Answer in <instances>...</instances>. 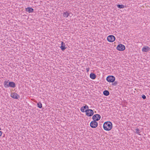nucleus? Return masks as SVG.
<instances>
[{"label": "nucleus", "mask_w": 150, "mask_h": 150, "mask_svg": "<svg viewBox=\"0 0 150 150\" xmlns=\"http://www.w3.org/2000/svg\"><path fill=\"white\" fill-rule=\"evenodd\" d=\"M112 124L110 122L108 121L104 122L103 125V128L106 131H109L112 128Z\"/></svg>", "instance_id": "f257e3e1"}, {"label": "nucleus", "mask_w": 150, "mask_h": 150, "mask_svg": "<svg viewBox=\"0 0 150 150\" xmlns=\"http://www.w3.org/2000/svg\"><path fill=\"white\" fill-rule=\"evenodd\" d=\"M115 80V77L113 76H109L106 78V80L109 82H113Z\"/></svg>", "instance_id": "f03ea898"}, {"label": "nucleus", "mask_w": 150, "mask_h": 150, "mask_svg": "<svg viewBox=\"0 0 150 150\" xmlns=\"http://www.w3.org/2000/svg\"><path fill=\"white\" fill-rule=\"evenodd\" d=\"M85 112L86 115L88 117H91L94 114L93 111L91 109L88 110Z\"/></svg>", "instance_id": "7ed1b4c3"}, {"label": "nucleus", "mask_w": 150, "mask_h": 150, "mask_svg": "<svg viewBox=\"0 0 150 150\" xmlns=\"http://www.w3.org/2000/svg\"><path fill=\"white\" fill-rule=\"evenodd\" d=\"M125 46L122 44H120L118 45L117 47V49L120 51H122L124 50L125 49Z\"/></svg>", "instance_id": "20e7f679"}, {"label": "nucleus", "mask_w": 150, "mask_h": 150, "mask_svg": "<svg viewBox=\"0 0 150 150\" xmlns=\"http://www.w3.org/2000/svg\"><path fill=\"white\" fill-rule=\"evenodd\" d=\"M115 39V37L113 35H111L108 36L107 38V40L110 42H114Z\"/></svg>", "instance_id": "39448f33"}, {"label": "nucleus", "mask_w": 150, "mask_h": 150, "mask_svg": "<svg viewBox=\"0 0 150 150\" xmlns=\"http://www.w3.org/2000/svg\"><path fill=\"white\" fill-rule=\"evenodd\" d=\"M98 125V122L94 120L92 121L90 123V126L92 128H96Z\"/></svg>", "instance_id": "423d86ee"}, {"label": "nucleus", "mask_w": 150, "mask_h": 150, "mask_svg": "<svg viewBox=\"0 0 150 150\" xmlns=\"http://www.w3.org/2000/svg\"><path fill=\"white\" fill-rule=\"evenodd\" d=\"M101 118V116L99 114H95L93 115L92 117V119L96 121L99 120Z\"/></svg>", "instance_id": "0eeeda50"}, {"label": "nucleus", "mask_w": 150, "mask_h": 150, "mask_svg": "<svg viewBox=\"0 0 150 150\" xmlns=\"http://www.w3.org/2000/svg\"><path fill=\"white\" fill-rule=\"evenodd\" d=\"M11 96L13 98L16 99H17L20 97V96L17 93H11Z\"/></svg>", "instance_id": "6e6552de"}, {"label": "nucleus", "mask_w": 150, "mask_h": 150, "mask_svg": "<svg viewBox=\"0 0 150 150\" xmlns=\"http://www.w3.org/2000/svg\"><path fill=\"white\" fill-rule=\"evenodd\" d=\"M16 87V84L13 82L12 81H10L8 83V87H11L14 88Z\"/></svg>", "instance_id": "1a4fd4ad"}, {"label": "nucleus", "mask_w": 150, "mask_h": 150, "mask_svg": "<svg viewBox=\"0 0 150 150\" xmlns=\"http://www.w3.org/2000/svg\"><path fill=\"white\" fill-rule=\"evenodd\" d=\"M150 48L147 46H144L142 49V51L143 52H146L149 51Z\"/></svg>", "instance_id": "9d476101"}, {"label": "nucleus", "mask_w": 150, "mask_h": 150, "mask_svg": "<svg viewBox=\"0 0 150 150\" xmlns=\"http://www.w3.org/2000/svg\"><path fill=\"white\" fill-rule=\"evenodd\" d=\"M25 11L28 12L29 13H33L34 11V9L30 7H27L25 8Z\"/></svg>", "instance_id": "9b49d317"}, {"label": "nucleus", "mask_w": 150, "mask_h": 150, "mask_svg": "<svg viewBox=\"0 0 150 150\" xmlns=\"http://www.w3.org/2000/svg\"><path fill=\"white\" fill-rule=\"evenodd\" d=\"M65 43L62 41L61 42V46L60 47V48L62 50L64 51L67 48V47H65Z\"/></svg>", "instance_id": "f8f14e48"}, {"label": "nucleus", "mask_w": 150, "mask_h": 150, "mask_svg": "<svg viewBox=\"0 0 150 150\" xmlns=\"http://www.w3.org/2000/svg\"><path fill=\"white\" fill-rule=\"evenodd\" d=\"M90 77L91 79H94L96 78V76L95 74L93 73H91L90 75Z\"/></svg>", "instance_id": "ddd939ff"}, {"label": "nucleus", "mask_w": 150, "mask_h": 150, "mask_svg": "<svg viewBox=\"0 0 150 150\" xmlns=\"http://www.w3.org/2000/svg\"><path fill=\"white\" fill-rule=\"evenodd\" d=\"M70 13L66 11L64 12L63 14V16L64 17L67 18L69 15Z\"/></svg>", "instance_id": "4468645a"}, {"label": "nucleus", "mask_w": 150, "mask_h": 150, "mask_svg": "<svg viewBox=\"0 0 150 150\" xmlns=\"http://www.w3.org/2000/svg\"><path fill=\"white\" fill-rule=\"evenodd\" d=\"M109 92L107 90H105L103 92V94L105 96H108L109 95Z\"/></svg>", "instance_id": "2eb2a0df"}, {"label": "nucleus", "mask_w": 150, "mask_h": 150, "mask_svg": "<svg viewBox=\"0 0 150 150\" xmlns=\"http://www.w3.org/2000/svg\"><path fill=\"white\" fill-rule=\"evenodd\" d=\"M81 112H86L87 110H86L85 105L83 106L80 109Z\"/></svg>", "instance_id": "dca6fc26"}, {"label": "nucleus", "mask_w": 150, "mask_h": 150, "mask_svg": "<svg viewBox=\"0 0 150 150\" xmlns=\"http://www.w3.org/2000/svg\"><path fill=\"white\" fill-rule=\"evenodd\" d=\"M8 82L7 81H5L4 82V87L5 88H7L8 87Z\"/></svg>", "instance_id": "f3484780"}, {"label": "nucleus", "mask_w": 150, "mask_h": 150, "mask_svg": "<svg viewBox=\"0 0 150 150\" xmlns=\"http://www.w3.org/2000/svg\"><path fill=\"white\" fill-rule=\"evenodd\" d=\"M117 6L118 8H124L125 6L122 4H118L117 5Z\"/></svg>", "instance_id": "a211bd4d"}, {"label": "nucleus", "mask_w": 150, "mask_h": 150, "mask_svg": "<svg viewBox=\"0 0 150 150\" xmlns=\"http://www.w3.org/2000/svg\"><path fill=\"white\" fill-rule=\"evenodd\" d=\"M135 131H136V132H135V133L139 134V135H140L139 133L141 132V131L139 129L137 128L135 129Z\"/></svg>", "instance_id": "6ab92c4d"}, {"label": "nucleus", "mask_w": 150, "mask_h": 150, "mask_svg": "<svg viewBox=\"0 0 150 150\" xmlns=\"http://www.w3.org/2000/svg\"><path fill=\"white\" fill-rule=\"evenodd\" d=\"M38 107L39 108H41L42 107V104L40 102H39L37 103Z\"/></svg>", "instance_id": "aec40b11"}, {"label": "nucleus", "mask_w": 150, "mask_h": 150, "mask_svg": "<svg viewBox=\"0 0 150 150\" xmlns=\"http://www.w3.org/2000/svg\"><path fill=\"white\" fill-rule=\"evenodd\" d=\"M114 83L112 84L113 85L115 86L117 85V84L118 83V82L117 81H114Z\"/></svg>", "instance_id": "412c9836"}, {"label": "nucleus", "mask_w": 150, "mask_h": 150, "mask_svg": "<svg viewBox=\"0 0 150 150\" xmlns=\"http://www.w3.org/2000/svg\"><path fill=\"white\" fill-rule=\"evenodd\" d=\"M142 98L143 99L145 100L146 99V97L144 95H143L142 96Z\"/></svg>", "instance_id": "4be33fe9"}, {"label": "nucleus", "mask_w": 150, "mask_h": 150, "mask_svg": "<svg viewBox=\"0 0 150 150\" xmlns=\"http://www.w3.org/2000/svg\"><path fill=\"white\" fill-rule=\"evenodd\" d=\"M85 107H86V110H89V109H88V108H89L88 106L87 105H85Z\"/></svg>", "instance_id": "5701e85b"}, {"label": "nucleus", "mask_w": 150, "mask_h": 150, "mask_svg": "<svg viewBox=\"0 0 150 150\" xmlns=\"http://www.w3.org/2000/svg\"><path fill=\"white\" fill-rule=\"evenodd\" d=\"M89 68H88L86 69V70L87 71V72H88L89 71Z\"/></svg>", "instance_id": "b1692460"}, {"label": "nucleus", "mask_w": 150, "mask_h": 150, "mask_svg": "<svg viewBox=\"0 0 150 150\" xmlns=\"http://www.w3.org/2000/svg\"><path fill=\"white\" fill-rule=\"evenodd\" d=\"M2 132L1 131H0V137L1 136L2 134Z\"/></svg>", "instance_id": "393cba45"}, {"label": "nucleus", "mask_w": 150, "mask_h": 150, "mask_svg": "<svg viewBox=\"0 0 150 150\" xmlns=\"http://www.w3.org/2000/svg\"><path fill=\"white\" fill-rule=\"evenodd\" d=\"M1 128L0 127V130H1Z\"/></svg>", "instance_id": "a878e982"}]
</instances>
